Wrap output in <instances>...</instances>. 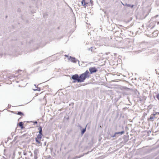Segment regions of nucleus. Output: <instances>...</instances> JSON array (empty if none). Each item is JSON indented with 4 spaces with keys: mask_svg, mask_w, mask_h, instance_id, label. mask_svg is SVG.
<instances>
[{
    "mask_svg": "<svg viewBox=\"0 0 159 159\" xmlns=\"http://www.w3.org/2000/svg\"><path fill=\"white\" fill-rule=\"evenodd\" d=\"M90 76L89 71L87 70L85 72L80 74L79 75L77 74L71 75V79L73 80L72 83H82L87 78Z\"/></svg>",
    "mask_w": 159,
    "mask_h": 159,
    "instance_id": "obj_1",
    "label": "nucleus"
},
{
    "mask_svg": "<svg viewBox=\"0 0 159 159\" xmlns=\"http://www.w3.org/2000/svg\"><path fill=\"white\" fill-rule=\"evenodd\" d=\"M90 3L91 6L93 5V2L92 0H82L81 2V5L83 6L84 7L86 8Z\"/></svg>",
    "mask_w": 159,
    "mask_h": 159,
    "instance_id": "obj_2",
    "label": "nucleus"
},
{
    "mask_svg": "<svg viewBox=\"0 0 159 159\" xmlns=\"http://www.w3.org/2000/svg\"><path fill=\"white\" fill-rule=\"evenodd\" d=\"M68 60L70 61L71 62L74 63H76L77 61H78L79 65L80 66V61L78 60L76 58L74 57H72L70 56L68 58Z\"/></svg>",
    "mask_w": 159,
    "mask_h": 159,
    "instance_id": "obj_3",
    "label": "nucleus"
},
{
    "mask_svg": "<svg viewBox=\"0 0 159 159\" xmlns=\"http://www.w3.org/2000/svg\"><path fill=\"white\" fill-rule=\"evenodd\" d=\"M90 74H92L93 73L96 72L98 70L95 67H91L89 69Z\"/></svg>",
    "mask_w": 159,
    "mask_h": 159,
    "instance_id": "obj_4",
    "label": "nucleus"
},
{
    "mask_svg": "<svg viewBox=\"0 0 159 159\" xmlns=\"http://www.w3.org/2000/svg\"><path fill=\"white\" fill-rule=\"evenodd\" d=\"M87 125V124L86 125L85 127L84 128H82V127L81 125H79V126L80 128V130H81L80 133H81V136H82L85 133V132L86 131Z\"/></svg>",
    "mask_w": 159,
    "mask_h": 159,
    "instance_id": "obj_5",
    "label": "nucleus"
},
{
    "mask_svg": "<svg viewBox=\"0 0 159 159\" xmlns=\"http://www.w3.org/2000/svg\"><path fill=\"white\" fill-rule=\"evenodd\" d=\"M119 127L122 129V130L120 131L116 132V133L117 135L119 134L120 135H121L125 133V131L124 130L123 126H122L121 127L120 126Z\"/></svg>",
    "mask_w": 159,
    "mask_h": 159,
    "instance_id": "obj_6",
    "label": "nucleus"
},
{
    "mask_svg": "<svg viewBox=\"0 0 159 159\" xmlns=\"http://www.w3.org/2000/svg\"><path fill=\"white\" fill-rule=\"evenodd\" d=\"M120 89L123 91H128L130 90V88L124 86H121L120 87Z\"/></svg>",
    "mask_w": 159,
    "mask_h": 159,
    "instance_id": "obj_7",
    "label": "nucleus"
},
{
    "mask_svg": "<svg viewBox=\"0 0 159 159\" xmlns=\"http://www.w3.org/2000/svg\"><path fill=\"white\" fill-rule=\"evenodd\" d=\"M35 142L39 144V146H41L42 145V143L41 142V139H40L38 138H37L35 137Z\"/></svg>",
    "mask_w": 159,
    "mask_h": 159,
    "instance_id": "obj_8",
    "label": "nucleus"
},
{
    "mask_svg": "<svg viewBox=\"0 0 159 159\" xmlns=\"http://www.w3.org/2000/svg\"><path fill=\"white\" fill-rule=\"evenodd\" d=\"M34 159H37L38 158V154L39 153V151L38 149H35L34 150Z\"/></svg>",
    "mask_w": 159,
    "mask_h": 159,
    "instance_id": "obj_9",
    "label": "nucleus"
},
{
    "mask_svg": "<svg viewBox=\"0 0 159 159\" xmlns=\"http://www.w3.org/2000/svg\"><path fill=\"white\" fill-rule=\"evenodd\" d=\"M123 138L124 139V142L126 143L129 140V136L128 135H124Z\"/></svg>",
    "mask_w": 159,
    "mask_h": 159,
    "instance_id": "obj_10",
    "label": "nucleus"
},
{
    "mask_svg": "<svg viewBox=\"0 0 159 159\" xmlns=\"http://www.w3.org/2000/svg\"><path fill=\"white\" fill-rule=\"evenodd\" d=\"M155 119V117L151 115L149 118H148V121H153Z\"/></svg>",
    "mask_w": 159,
    "mask_h": 159,
    "instance_id": "obj_11",
    "label": "nucleus"
},
{
    "mask_svg": "<svg viewBox=\"0 0 159 159\" xmlns=\"http://www.w3.org/2000/svg\"><path fill=\"white\" fill-rule=\"evenodd\" d=\"M24 123L22 122H20L19 123L18 125L21 129H23L24 127L23 126Z\"/></svg>",
    "mask_w": 159,
    "mask_h": 159,
    "instance_id": "obj_12",
    "label": "nucleus"
},
{
    "mask_svg": "<svg viewBox=\"0 0 159 159\" xmlns=\"http://www.w3.org/2000/svg\"><path fill=\"white\" fill-rule=\"evenodd\" d=\"M154 93L156 95H153L154 98H155L156 97L158 100H159V93L157 92H156Z\"/></svg>",
    "mask_w": 159,
    "mask_h": 159,
    "instance_id": "obj_13",
    "label": "nucleus"
},
{
    "mask_svg": "<svg viewBox=\"0 0 159 159\" xmlns=\"http://www.w3.org/2000/svg\"><path fill=\"white\" fill-rule=\"evenodd\" d=\"M43 136V133H39L38 135H37L36 137L37 138H38L40 139H41Z\"/></svg>",
    "mask_w": 159,
    "mask_h": 159,
    "instance_id": "obj_14",
    "label": "nucleus"
},
{
    "mask_svg": "<svg viewBox=\"0 0 159 159\" xmlns=\"http://www.w3.org/2000/svg\"><path fill=\"white\" fill-rule=\"evenodd\" d=\"M38 129L39 130V133H43L42 132V127L40 125L38 126Z\"/></svg>",
    "mask_w": 159,
    "mask_h": 159,
    "instance_id": "obj_15",
    "label": "nucleus"
},
{
    "mask_svg": "<svg viewBox=\"0 0 159 159\" xmlns=\"http://www.w3.org/2000/svg\"><path fill=\"white\" fill-rule=\"evenodd\" d=\"M17 115H20V116H24V113L21 111H17Z\"/></svg>",
    "mask_w": 159,
    "mask_h": 159,
    "instance_id": "obj_16",
    "label": "nucleus"
},
{
    "mask_svg": "<svg viewBox=\"0 0 159 159\" xmlns=\"http://www.w3.org/2000/svg\"><path fill=\"white\" fill-rule=\"evenodd\" d=\"M153 116H154L155 118V119H156L157 118V116H156V115H157V112H153V113H152L151 114Z\"/></svg>",
    "mask_w": 159,
    "mask_h": 159,
    "instance_id": "obj_17",
    "label": "nucleus"
},
{
    "mask_svg": "<svg viewBox=\"0 0 159 159\" xmlns=\"http://www.w3.org/2000/svg\"><path fill=\"white\" fill-rule=\"evenodd\" d=\"M37 89H33V90H34V91H40V90H41V88L40 87H37V88H36Z\"/></svg>",
    "mask_w": 159,
    "mask_h": 159,
    "instance_id": "obj_18",
    "label": "nucleus"
},
{
    "mask_svg": "<svg viewBox=\"0 0 159 159\" xmlns=\"http://www.w3.org/2000/svg\"><path fill=\"white\" fill-rule=\"evenodd\" d=\"M117 136H117V134L116 133V132H115V133L113 135L111 136V137L112 138L116 137H117Z\"/></svg>",
    "mask_w": 159,
    "mask_h": 159,
    "instance_id": "obj_19",
    "label": "nucleus"
},
{
    "mask_svg": "<svg viewBox=\"0 0 159 159\" xmlns=\"http://www.w3.org/2000/svg\"><path fill=\"white\" fill-rule=\"evenodd\" d=\"M134 5H131L128 4L127 7H130L131 8H132L134 7Z\"/></svg>",
    "mask_w": 159,
    "mask_h": 159,
    "instance_id": "obj_20",
    "label": "nucleus"
},
{
    "mask_svg": "<svg viewBox=\"0 0 159 159\" xmlns=\"http://www.w3.org/2000/svg\"><path fill=\"white\" fill-rule=\"evenodd\" d=\"M88 50L89 51H91V52H92L93 51V47H91L90 48H89L88 49Z\"/></svg>",
    "mask_w": 159,
    "mask_h": 159,
    "instance_id": "obj_21",
    "label": "nucleus"
},
{
    "mask_svg": "<svg viewBox=\"0 0 159 159\" xmlns=\"http://www.w3.org/2000/svg\"><path fill=\"white\" fill-rule=\"evenodd\" d=\"M135 93L137 96V95H139L140 94L139 92L137 90L135 91Z\"/></svg>",
    "mask_w": 159,
    "mask_h": 159,
    "instance_id": "obj_22",
    "label": "nucleus"
},
{
    "mask_svg": "<svg viewBox=\"0 0 159 159\" xmlns=\"http://www.w3.org/2000/svg\"><path fill=\"white\" fill-rule=\"evenodd\" d=\"M122 93L123 95H127L128 94V93L127 92L124 91L122 92Z\"/></svg>",
    "mask_w": 159,
    "mask_h": 159,
    "instance_id": "obj_23",
    "label": "nucleus"
},
{
    "mask_svg": "<svg viewBox=\"0 0 159 159\" xmlns=\"http://www.w3.org/2000/svg\"><path fill=\"white\" fill-rule=\"evenodd\" d=\"M31 122L33 123V124L34 125H37L38 124V122L36 121H31Z\"/></svg>",
    "mask_w": 159,
    "mask_h": 159,
    "instance_id": "obj_24",
    "label": "nucleus"
},
{
    "mask_svg": "<svg viewBox=\"0 0 159 159\" xmlns=\"http://www.w3.org/2000/svg\"><path fill=\"white\" fill-rule=\"evenodd\" d=\"M137 98H138L139 99V100L140 101H141L142 100V97L141 96H139V95H137Z\"/></svg>",
    "mask_w": 159,
    "mask_h": 159,
    "instance_id": "obj_25",
    "label": "nucleus"
},
{
    "mask_svg": "<svg viewBox=\"0 0 159 159\" xmlns=\"http://www.w3.org/2000/svg\"><path fill=\"white\" fill-rule=\"evenodd\" d=\"M12 138H11V137H8L7 138V141H5V143H7V142L8 141L9 139H11Z\"/></svg>",
    "mask_w": 159,
    "mask_h": 159,
    "instance_id": "obj_26",
    "label": "nucleus"
},
{
    "mask_svg": "<svg viewBox=\"0 0 159 159\" xmlns=\"http://www.w3.org/2000/svg\"><path fill=\"white\" fill-rule=\"evenodd\" d=\"M147 97L145 96H143L142 97V100H145L147 98Z\"/></svg>",
    "mask_w": 159,
    "mask_h": 159,
    "instance_id": "obj_27",
    "label": "nucleus"
},
{
    "mask_svg": "<svg viewBox=\"0 0 159 159\" xmlns=\"http://www.w3.org/2000/svg\"><path fill=\"white\" fill-rule=\"evenodd\" d=\"M18 138V136H16L14 139L13 140V141H12V142H15L16 140Z\"/></svg>",
    "mask_w": 159,
    "mask_h": 159,
    "instance_id": "obj_28",
    "label": "nucleus"
},
{
    "mask_svg": "<svg viewBox=\"0 0 159 159\" xmlns=\"http://www.w3.org/2000/svg\"><path fill=\"white\" fill-rule=\"evenodd\" d=\"M46 159H50L51 158V157L50 156H48L46 157Z\"/></svg>",
    "mask_w": 159,
    "mask_h": 159,
    "instance_id": "obj_29",
    "label": "nucleus"
},
{
    "mask_svg": "<svg viewBox=\"0 0 159 159\" xmlns=\"http://www.w3.org/2000/svg\"><path fill=\"white\" fill-rule=\"evenodd\" d=\"M17 11L18 12H20L21 11V9L20 8H18L17 10Z\"/></svg>",
    "mask_w": 159,
    "mask_h": 159,
    "instance_id": "obj_30",
    "label": "nucleus"
},
{
    "mask_svg": "<svg viewBox=\"0 0 159 159\" xmlns=\"http://www.w3.org/2000/svg\"><path fill=\"white\" fill-rule=\"evenodd\" d=\"M92 152V151H88L87 152L83 153V155H87V154H88L89 152Z\"/></svg>",
    "mask_w": 159,
    "mask_h": 159,
    "instance_id": "obj_31",
    "label": "nucleus"
},
{
    "mask_svg": "<svg viewBox=\"0 0 159 159\" xmlns=\"http://www.w3.org/2000/svg\"><path fill=\"white\" fill-rule=\"evenodd\" d=\"M14 133L13 132H12L11 133V138H13V135H14Z\"/></svg>",
    "mask_w": 159,
    "mask_h": 159,
    "instance_id": "obj_32",
    "label": "nucleus"
},
{
    "mask_svg": "<svg viewBox=\"0 0 159 159\" xmlns=\"http://www.w3.org/2000/svg\"><path fill=\"white\" fill-rule=\"evenodd\" d=\"M2 157L3 158H1V159H8L7 157L3 156Z\"/></svg>",
    "mask_w": 159,
    "mask_h": 159,
    "instance_id": "obj_33",
    "label": "nucleus"
},
{
    "mask_svg": "<svg viewBox=\"0 0 159 159\" xmlns=\"http://www.w3.org/2000/svg\"><path fill=\"white\" fill-rule=\"evenodd\" d=\"M43 60L39 62H37L38 64H40V63H42L43 62Z\"/></svg>",
    "mask_w": 159,
    "mask_h": 159,
    "instance_id": "obj_34",
    "label": "nucleus"
},
{
    "mask_svg": "<svg viewBox=\"0 0 159 159\" xmlns=\"http://www.w3.org/2000/svg\"><path fill=\"white\" fill-rule=\"evenodd\" d=\"M3 55V53L2 52H0V57H2Z\"/></svg>",
    "mask_w": 159,
    "mask_h": 159,
    "instance_id": "obj_35",
    "label": "nucleus"
},
{
    "mask_svg": "<svg viewBox=\"0 0 159 159\" xmlns=\"http://www.w3.org/2000/svg\"><path fill=\"white\" fill-rule=\"evenodd\" d=\"M11 112L16 114H17V111H12Z\"/></svg>",
    "mask_w": 159,
    "mask_h": 159,
    "instance_id": "obj_36",
    "label": "nucleus"
},
{
    "mask_svg": "<svg viewBox=\"0 0 159 159\" xmlns=\"http://www.w3.org/2000/svg\"><path fill=\"white\" fill-rule=\"evenodd\" d=\"M128 4H127V3H125L124 4V5L123 6H124V7L126 6V7H127Z\"/></svg>",
    "mask_w": 159,
    "mask_h": 159,
    "instance_id": "obj_37",
    "label": "nucleus"
},
{
    "mask_svg": "<svg viewBox=\"0 0 159 159\" xmlns=\"http://www.w3.org/2000/svg\"><path fill=\"white\" fill-rule=\"evenodd\" d=\"M23 154L25 156H26L27 155V153L25 152H24Z\"/></svg>",
    "mask_w": 159,
    "mask_h": 159,
    "instance_id": "obj_38",
    "label": "nucleus"
},
{
    "mask_svg": "<svg viewBox=\"0 0 159 159\" xmlns=\"http://www.w3.org/2000/svg\"><path fill=\"white\" fill-rule=\"evenodd\" d=\"M11 105L10 104H9L8 105V108H10L11 107Z\"/></svg>",
    "mask_w": 159,
    "mask_h": 159,
    "instance_id": "obj_39",
    "label": "nucleus"
},
{
    "mask_svg": "<svg viewBox=\"0 0 159 159\" xmlns=\"http://www.w3.org/2000/svg\"><path fill=\"white\" fill-rule=\"evenodd\" d=\"M40 84H39L38 85V86H37V85H36V84H34V86H35V87L36 88H37V87H38V85H39Z\"/></svg>",
    "mask_w": 159,
    "mask_h": 159,
    "instance_id": "obj_40",
    "label": "nucleus"
},
{
    "mask_svg": "<svg viewBox=\"0 0 159 159\" xmlns=\"http://www.w3.org/2000/svg\"><path fill=\"white\" fill-rule=\"evenodd\" d=\"M22 159H29V158H28L27 157H25V158H23Z\"/></svg>",
    "mask_w": 159,
    "mask_h": 159,
    "instance_id": "obj_41",
    "label": "nucleus"
},
{
    "mask_svg": "<svg viewBox=\"0 0 159 159\" xmlns=\"http://www.w3.org/2000/svg\"><path fill=\"white\" fill-rule=\"evenodd\" d=\"M127 99H128V100L129 101V102L131 103V102H130V100H129V97H127Z\"/></svg>",
    "mask_w": 159,
    "mask_h": 159,
    "instance_id": "obj_42",
    "label": "nucleus"
},
{
    "mask_svg": "<svg viewBox=\"0 0 159 159\" xmlns=\"http://www.w3.org/2000/svg\"><path fill=\"white\" fill-rule=\"evenodd\" d=\"M22 158V156H21L20 157H19L17 159H21Z\"/></svg>",
    "mask_w": 159,
    "mask_h": 159,
    "instance_id": "obj_43",
    "label": "nucleus"
},
{
    "mask_svg": "<svg viewBox=\"0 0 159 159\" xmlns=\"http://www.w3.org/2000/svg\"><path fill=\"white\" fill-rule=\"evenodd\" d=\"M46 143H47V142H46V141H45V142H44V146H45L46 145Z\"/></svg>",
    "mask_w": 159,
    "mask_h": 159,
    "instance_id": "obj_44",
    "label": "nucleus"
},
{
    "mask_svg": "<svg viewBox=\"0 0 159 159\" xmlns=\"http://www.w3.org/2000/svg\"><path fill=\"white\" fill-rule=\"evenodd\" d=\"M69 116H68L66 118V119L67 120H69Z\"/></svg>",
    "mask_w": 159,
    "mask_h": 159,
    "instance_id": "obj_45",
    "label": "nucleus"
},
{
    "mask_svg": "<svg viewBox=\"0 0 159 159\" xmlns=\"http://www.w3.org/2000/svg\"><path fill=\"white\" fill-rule=\"evenodd\" d=\"M121 2V4L123 5V6L124 5V3L123 2H122L121 1L120 2Z\"/></svg>",
    "mask_w": 159,
    "mask_h": 159,
    "instance_id": "obj_46",
    "label": "nucleus"
},
{
    "mask_svg": "<svg viewBox=\"0 0 159 159\" xmlns=\"http://www.w3.org/2000/svg\"><path fill=\"white\" fill-rule=\"evenodd\" d=\"M65 57H68V56L67 55H65Z\"/></svg>",
    "mask_w": 159,
    "mask_h": 159,
    "instance_id": "obj_47",
    "label": "nucleus"
},
{
    "mask_svg": "<svg viewBox=\"0 0 159 159\" xmlns=\"http://www.w3.org/2000/svg\"><path fill=\"white\" fill-rule=\"evenodd\" d=\"M30 156L32 157L33 156V154L32 153H31Z\"/></svg>",
    "mask_w": 159,
    "mask_h": 159,
    "instance_id": "obj_48",
    "label": "nucleus"
},
{
    "mask_svg": "<svg viewBox=\"0 0 159 159\" xmlns=\"http://www.w3.org/2000/svg\"><path fill=\"white\" fill-rule=\"evenodd\" d=\"M8 17V16L7 15H6V16H5V18H7Z\"/></svg>",
    "mask_w": 159,
    "mask_h": 159,
    "instance_id": "obj_49",
    "label": "nucleus"
},
{
    "mask_svg": "<svg viewBox=\"0 0 159 159\" xmlns=\"http://www.w3.org/2000/svg\"><path fill=\"white\" fill-rule=\"evenodd\" d=\"M158 115H156V116H157V118H158Z\"/></svg>",
    "mask_w": 159,
    "mask_h": 159,
    "instance_id": "obj_50",
    "label": "nucleus"
},
{
    "mask_svg": "<svg viewBox=\"0 0 159 159\" xmlns=\"http://www.w3.org/2000/svg\"><path fill=\"white\" fill-rule=\"evenodd\" d=\"M157 25L159 24V21H157Z\"/></svg>",
    "mask_w": 159,
    "mask_h": 159,
    "instance_id": "obj_51",
    "label": "nucleus"
},
{
    "mask_svg": "<svg viewBox=\"0 0 159 159\" xmlns=\"http://www.w3.org/2000/svg\"><path fill=\"white\" fill-rule=\"evenodd\" d=\"M157 115H158L159 116V112H157Z\"/></svg>",
    "mask_w": 159,
    "mask_h": 159,
    "instance_id": "obj_52",
    "label": "nucleus"
},
{
    "mask_svg": "<svg viewBox=\"0 0 159 159\" xmlns=\"http://www.w3.org/2000/svg\"><path fill=\"white\" fill-rule=\"evenodd\" d=\"M21 117H20L19 119L18 120H19V119H21Z\"/></svg>",
    "mask_w": 159,
    "mask_h": 159,
    "instance_id": "obj_53",
    "label": "nucleus"
},
{
    "mask_svg": "<svg viewBox=\"0 0 159 159\" xmlns=\"http://www.w3.org/2000/svg\"><path fill=\"white\" fill-rule=\"evenodd\" d=\"M21 117H20L19 119L18 120H19V119H21Z\"/></svg>",
    "mask_w": 159,
    "mask_h": 159,
    "instance_id": "obj_54",
    "label": "nucleus"
},
{
    "mask_svg": "<svg viewBox=\"0 0 159 159\" xmlns=\"http://www.w3.org/2000/svg\"><path fill=\"white\" fill-rule=\"evenodd\" d=\"M84 155H83H83L81 156V157H83V156Z\"/></svg>",
    "mask_w": 159,
    "mask_h": 159,
    "instance_id": "obj_55",
    "label": "nucleus"
},
{
    "mask_svg": "<svg viewBox=\"0 0 159 159\" xmlns=\"http://www.w3.org/2000/svg\"><path fill=\"white\" fill-rule=\"evenodd\" d=\"M86 1H87V2H89V0H86Z\"/></svg>",
    "mask_w": 159,
    "mask_h": 159,
    "instance_id": "obj_56",
    "label": "nucleus"
},
{
    "mask_svg": "<svg viewBox=\"0 0 159 159\" xmlns=\"http://www.w3.org/2000/svg\"><path fill=\"white\" fill-rule=\"evenodd\" d=\"M3 78H4L5 79H6V77H4V76H3Z\"/></svg>",
    "mask_w": 159,
    "mask_h": 159,
    "instance_id": "obj_57",
    "label": "nucleus"
},
{
    "mask_svg": "<svg viewBox=\"0 0 159 159\" xmlns=\"http://www.w3.org/2000/svg\"><path fill=\"white\" fill-rule=\"evenodd\" d=\"M120 31L121 32H122V31L121 30H120Z\"/></svg>",
    "mask_w": 159,
    "mask_h": 159,
    "instance_id": "obj_58",
    "label": "nucleus"
},
{
    "mask_svg": "<svg viewBox=\"0 0 159 159\" xmlns=\"http://www.w3.org/2000/svg\"><path fill=\"white\" fill-rule=\"evenodd\" d=\"M154 33H155V32H153V33H152V34H153V35H154Z\"/></svg>",
    "mask_w": 159,
    "mask_h": 159,
    "instance_id": "obj_59",
    "label": "nucleus"
},
{
    "mask_svg": "<svg viewBox=\"0 0 159 159\" xmlns=\"http://www.w3.org/2000/svg\"><path fill=\"white\" fill-rule=\"evenodd\" d=\"M32 1H35L36 0H32Z\"/></svg>",
    "mask_w": 159,
    "mask_h": 159,
    "instance_id": "obj_60",
    "label": "nucleus"
},
{
    "mask_svg": "<svg viewBox=\"0 0 159 159\" xmlns=\"http://www.w3.org/2000/svg\"><path fill=\"white\" fill-rule=\"evenodd\" d=\"M67 133L68 134H69V132H67Z\"/></svg>",
    "mask_w": 159,
    "mask_h": 159,
    "instance_id": "obj_61",
    "label": "nucleus"
},
{
    "mask_svg": "<svg viewBox=\"0 0 159 159\" xmlns=\"http://www.w3.org/2000/svg\"><path fill=\"white\" fill-rule=\"evenodd\" d=\"M29 121H27V123H29Z\"/></svg>",
    "mask_w": 159,
    "mask_h": 159,
    "instance_id": "obj_62",
    "label": "nucleus"
},
{
    "mask_svg": "<svg viewBox=\"0 0 159 159\" xmlns=\"http://www.w3.org/2000/svg\"><path fill=\"white\" fill-rule=\"evenodd\" d=\"M29 152V153H31L30 151Z\"/></svg>",
    "mask_w": 159,
    "mask_h": 159,
    "instance_id": "obj_63",
    "label": "nucleus"
},
{
    "mask_svg": "<svg viewBox=\"0 0 159 159\" xmlns=\"http://www.w3.org/2000/svg\"><path fill=\"white\" fill-rule=\"evenodd\" d=\"M58 29H59V27H58Z\"/></svg>",
    "mask_w": 159,
    "mask_h": 159,
    "instance_id": "obj_64",
    "label": "nucleus"
}]
</instances>
